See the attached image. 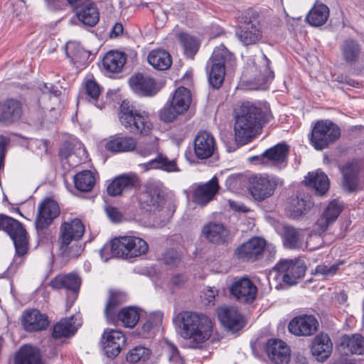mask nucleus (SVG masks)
<instances>
[{"instance_id": "10", "label": "nucleus", "mask_w": 364, "mask_h": 364, "mask_svg": "<svg viewBox=\"0 0 364 364\" xmlns=\"http://www.w3.org/2000/svg\"><path fill=\"white\" fill-rule=\"evenodd\" d=\"M343 203L338 199H334L328 203L314 224V231L316 235H311L310 239L306 241L307 247H309L311 250L314 248L311 246V241L314 238L321 240L320 235L324 233L328 226L336 220L343 210Z\"/></svg>"}, {"instance_id": "52", "label": "nucleus", "mask_w": 364, "mask_h": 364, "mask_svg": "<svg viewBox=\"0 0 364 364\" xmlns=\"http://www.w3.org/2000/svg\"><path fill=\"white\" fill-rule=\"evenodd\" d=\"M118 242L117 237H115L101 248L100 257L105 262H107L112 257L121 258V250Z\"/></svg>"}, {"instance_id": "5", "label": "nucleus", "mask_w": 364, "mask_h": 364, "mask_svg": "<svg viewBox=\"0 0 364 364\" xmlns=\"http://www.w3.org/2000/svg\"><path fill=\"white\" fill-rule=\"evenodd\" d=\"M0 230H4L12 239L16 255L14 263L20 264L23 262L22 257L28 251L27 233L22 224L13 218L0 214Z\"/></svg>"}, {"instance_id": "20", "label": "nucleus", "mask_w": 364, "mask_h": 364, "mask_svg": "<svg viewBox=\"0 0 364 364\" xmlns=\"http://www.w3.org/2000/svg\"><path fill=\"white\" fill-rule=\"evenodd\" d=\"M216 148L213 134L207 131H200L195 136L193 149L196 156L200 159H208L213 156Z\"/></svg>"}, {"instance_id": "29", "label": "nucleus", "mask_w": 364, "mask_h": 364, "mask_svg": "<svg viewBox=\"0 0 364 364\" xmlns=\"http://www.w3.org/2000/svg\"><path fill=\"white\" fill-rule=\"evenodd\" d=\"M129 85L135 92L142 96H153L157 92L155 80L151 77L141 73H137L130 77Z\"/></svg>"}, {"instance_id": "27", "label": "nucleus", "mask_w": 364, "mask_h": 364, "mask_svg": "<svg viewBox=\"0 0 364 364\" xmlns=\"http://www.w3.org/2000/svg\"><path fill=\"white\" fill-rule=\"evenodd\" d=\"M138 177L133 173L122 174L115 178L107 188V193L116 196L128 191L139 184Z\"/></svg>"}, {"instance_id": "49", "label": "nucleus", "mask_w": 364, "mask_h": 364, "mask_svg": "<svg viewBox=\"0 0 364 364\" xmlns=\"http://www.w3.org/2000/svg\"><path fill=\"white\" fill-rule=\"evenodd\" d=\"M151 355V350L144 346H136L127 354V361L130 363L144 364Z\"/></svg>"}, {"instance_id": "63", "label": "nucleus", "mask_w": 364, "mask_h": 364, "mask_svg": "<svg viewBox=\"0 0 364 364\" xmlns=\"http://www.w3.org/2000/svg\"><path fill=\"white\" fill-rule=\"evenodd\" d=\"M187 277L182 274H176L171 277V283L175 286H181L186 282Z\"/></svg>"}, {"instance_id": "56", "label": "nucleus", "mask_w": 364, "mask_h": 364, "mask_svg": "<svg viewBox=\"0 0 364 364\" xmlns=\"http://www.w3.org/2000/svg\"><path fill=\"white\" fill-rule=\"evenodd\" d=\"M269 64L270 60L264 54L262 53L260 59L259 60V77L264 83L272 80L274 77V72L271 70Z\"/></svg>"}, {"instance_id": "8", "label": "nucleus", "mask_w": 364, "mask_h": 364, "mask_svg": "<svg viewBox=\"0 0 364 364\" xmlns=\"http://www.w3.org/2000/svg\"><path fill=\"white\" fill-rule=\"evenodd\" d=\"M272 113L267 106H257L249 102H244L236 113L235 118L248 124L257 129H261L262 124L269 122Z\"/></svg>"}, {"instance_id": "4", "label": "nucleus", "mask_w": 364, "mask_h": 364, "mask_svg": "<svg viewBox=\"0 0 364 364\" xmlns=\"http://www.w3.org/2000/svg\"><path fill=\"white\" fill-rule=\"evenodd\" d=\"M235 59L233 55L223 45L215 48L210 58L208 66L210 67L208 80L215 89H219L224 81L225 67L233 66Z\"/></svg>"}, {"instance_id": "2", "label": "nucleus", "mask_w": 364, "mask_h": 364, "mask_svg": "<svg viewBox=\"0 0 364 364\" xmlns=\"http://www.w3.org/2000/svg\"><path fill=\"white\" fill-rule=\"evenodd\" d=\"M84 232L85 227L78 218L61 224L58 243L62 257L77 258L80 256L82 250L76 242L82 237Z\"/></svg>"}, {"instance_id": "37", "label": "nucleus", "mask_w": 364, "mask_h": 364, "mask_svg": "<svg viewBox=\"0 0 364 364\" xmlns=\"http://www.w3.org/2000/svg\"><path fill=\"white\" fill-rule=\"evenodd\" d=\"M259 129L248 125L242 120L235 118L234 126L235 139L238 144L243 145L251 141Z\"/></svg>"}, {"instance_id": "50", "label": "nucleus", "mask_w": 364, "mask_h": 364, "mask_svg": "<svg viewBox=\"0 0 364 364\" xmlns=\"http://www.w3.org/2000/svg\"><path fill=\"white\" fill-rule=\"evenodd\" d=\"M66 55L73 63H80L87 57V52L76 41H69L65 45Z\"/></svg>"}, {"instance_id": "35", "label": "nucleus", "mask_w": 364, "mask_h": 364, "mask_svg": "<svg viewBox=\"0 0 364 364\" xmlns=\"http://www.w3.org/2000/svg\"><path fill=\"white\" fill-rule=\"evenodd\" d=\"M284 245L289 249H300L304 243V230L291 226L284 228Z\"/></svg>"}, {"instance_id": "12", "label": "nucleus", "mask_w": 364, "mask_h": 364, "mask_svg": "<svg viewBox=\"0 0 364 364\" xmlns=\"http://www.w3.org/2000/svg\"><path fill=\"white\" fill-rule=\"evenodd\" d=\"M266 240L259 237H253L240 245L235 250V255L245 262H255L259 259L264 251Z\"/></svg>"}, {"instance_id": "47", "label": "nucleus", "mask_w": 364, "mask_h": 364, "mask_svg": "<svg viewBox=\"0 0 364 364\" xmlns=\"http://www.w3.org/2000/svg\"><path fill=\"white\" fill-rule=\"evenodd\" d=\"M78 19L85 25L95 26L99 21V12L96 6L90 3L77 12Z\"/></svg>"}, {"instance_id": "31", "label": "nucleus", "mask_w": 364, "mask_h": 364, "mask_svg": "<svg viewBox=\"0 0 364 364\" xmlns=\"http://www.w3.org/2000/svg\"><path fill=\"white\" fill-rule=\"evenodd\" d=\"M289 153V146L285 144H278L267 149L262 156L255 159H260L262 163H271L273 165L279 166L286 163Z\"/></svg>"}, {"instance_id": "46", "label": "nucleus", "mask_w": 364, "mask_h": 364, "mask_svg": "<svg viewBox=\"0 0 364 364\" xmlns=\"http://www.w3.org/2000/svg\"><path fill=\"white\" fill-rule=\"evenodd\" d=\"M75 187L80 191L88 192L92 189L95 178L90 171H82L74 177Z\"/></svg>"}, {"instance_id": "39", "label": "nucleus", "mask_w": 364, "mask_h": 364, "mask_svg": "<svg viewBox=\"0 0 364 364\" xmlns=\"http://www.w3.org/2000/svg\"><path fill=\"white\" fill-rule=\"evenodd\" d=\"M143 166L146 170L156 168L167 172H178L180 171L175 159L170 160L162 154H159L156 158L144 164Z\"/></svg>"}, {"instance_id": "6", "label": "nucleus", "mask_w": 364, "mask_h": 364, "mask_svg": "<svg viewBox=\"0 0 364 364\" xmlns=\"http://www.w3.org/2000/svg\"><path fill=\"white\" fill-rule=\"evenodd\" d=\"M341 136L339 127L333 122L319 120L314 126L310 141L315 149L321 151L335 143Z\"/></svg>"}, {"instance_id": "64", "label": "nucleus", "mask_w": 364, "mask_h": 364, "mask_svg": "<svg viewBox=\"0 0 364 364\" xmlns=\"http://www.w3.org/2000/svg\"><path fill=\"white\" fill-rule=\"evenodd\" d=\"M153 328L152 322L149 319L146 322H144L141 326V331L139 333L140 336L142 337H146L151 332V330Z\"/></svg>"}, {"instance_id": "33", "label": "nucleus", "mask_w": 364, "mask_h": 364, "mask_svg": "<svg viewBox=\"0 0 364 364\" xmlns=\"http://www.w3.org/2000/svg\"><path fill=\"white\" fill-rule=\"evenodd\" d=\"M105 148L114 153L132 151L136 148V141L132 136H115L106 143Z\"/></svg>"}, {"instance_id": "42", "label": "nucleus", "mask_w": 364, "mask_h": 364, "mask_svg": "<svg viewBox=\"0 0 364 364\" xmlns=\"http://www.w3.org/2000/svg\"><path fill=\"white\" fill-rule=\"evenodd\" d=\"M305 178L308 181V184L314 188L318 196H323L329 188V179L323 172L316 171L309 173Z\"/></svg>"}, {"instance_id": "57", "label": "nucleus", "mask_w": 364, "mask_h": 364, "mask_svg": "<svg viewBox=\"0 0 364 364\" xmlns=\"http://www.w3.org/2000/svg\"><path fill=\"white\" fill-rule=\"evenodd\" d=\"M347 347L351 353L361 355L364 353V337L359 334L353 335L348 338Z\"/></svg>"}, {"instance_id": "3", "label": "nucleus", "mask_w": 364, "mask_h": 364, "mask_svg": "<svg viewBox=\"0 0 364 364\" xmlns=\"http://www.w3.org/2000/svg\"><path fill=\"white\" fill-rule=\"evenodd\" d=\"M119 119L125 129L134 134L148 136L153 127L148 114L137 110L126 100L121 104Z\"/></svg>"}, {"instance_id": "58", "label": "nucleus", "mask_w": 364, "mask_h": 364, "mask_svg": "<svg viewBox=\"0 0 364 364\" xmlns=\"http://www.w3.org/2000/svg\"><path fill=\"white\" fill-rule=\"evenodd\" d=\"M343 261L335 263L331 266L319 264L315 269V274L323 276V279H328L336 274Z\"/></svg>"}, {"instance_id": "36", "label": "nucleus", "mask_w": 364, "mask_h": 364, "mask_svg": "<svg viewBox=\"0 0 364 364\" xmlns=\"http://www.w3.org/2000/svg\"><path fill=\"white\" fill-rule=\"evenodd\" d=\"M16 364H46L41 359L40 351L31 346H24L17 353Z\"/></svg>"}, {"instance_id": "28", "label": "nucleus", "mask_w": 364, "mask_h": 364, "mask_svg": "<svg viewBox=\"0 0 364 364\" xmlns=\"http://www.w3.org/2000/svg\"><path fill=\"white\" fill-rule=\"evenodd\" d=\"M49 324L48 316L37 309L26 311L23 314L22 325L26 331H39L45 330Z\"/></svg>"}, {"instance_id": "45", "label": "nucleus", "mask_w": 364, "mask_h": 364, "mask_svg": "<svg viewBox=\"0 0 364 364\" xmlns=\"http://www.w3.org/2000/svg\"><path fill=\"white\" fill-rule=\"evenodd\" d=\"M73 317L60 320L57 323L53 330V337L55 338H67L72 336L77 331Z\"/></svg>"}, {"instance_id": "62", "label": "nucleus", "mask_w": 364, "mask_h": 364, "mask_svg": "<svg viewBox=\"0 0 364 364\" xmlns=\"http://www.w3.org/2000/svg\"><path fill=\"white\" fill-rule=\"evenodd\" d=\"M105 212L107 217L114 223L119 222L122 217V213L118 210L117 208L112 206H107L105 208Z\"/></svg>"}, {"instance_id": "51", "label": "nucleus", "mask_w": 364, "mask_h": 364, "mask_svg": "<svg viewBox=\"0 0 364 364\" xmlns=\"http://www.w3.org/2000/svg\"><path fill=\"white\" fill-rule=\"evenodd\" d=\"M159 139L156 136H150L141 143L136 148L138 154L143 157L149 156L153 154H159Z\"/></svg>"}, {"instance_id": "24", "label": "nucleus", "mask_w": 364, "mask_h": 364, "mask_svg": "<svg viewBox=\"0 0 364 364\" xmlns=\"http://www.w3.org/2000/svg\"><path fill=\"white\" fill-rule=\"evenodd\" d=\"M218 316L223 325L232 332H237L244 326L245 322L242 316L233 306L219 308Z\"/></svg>"}, {"instance_id": "44", "label": "nucleus", "mask_w": 364, "mask_h": 364, "mask_svg": "<svg viewBox=\"0 0 364 364\" xmlns=\"http://www.w3.org/2000/svg\"><path fill=\"white\" fill-rule=\"evenodd\" d=\"M140 318L139 311L134 307H126L116 314V321H121L126 328H132Z\"/></svg>"}, {"instance_id": "16", "label": "nucleus", "mask_w": 364, "mask_h": 364, "mask_svg": "<svg viewBox=\"0 0 364 364\" xmlns=\"http://www.w3.org/2000/svg\"><path fill=\"white\" fill-rule=\"evenodd\" d=\"M243 23L236 31V36L244 46L255 44L262 38V31L256 18H248L246 16L241 17Z\"/></svg>"}, {"instance_id": "22", "label": "nucleus", "mask_w": 364, "mask_h": 364, "mask_svg": "<svg viewBox=\"0 0 364 364\" xmlns=\"http://www.w3.org/2000/svg\"><path fill=\"white\" fill-rule=\"evenodd\" d=\"M201 232L209 242L215 245H223L230 240V231L222 223L209 222L203 225Z\"/></svg>"}, {"instance_id": "25", "label": "nucleus", "mask_w": 364, "mask_h": 364, "mask_svg": "<svg viewBox=\"0 0 364 364\" xmlns=\"http://www.w3.org/2000/svg\"><path fill=\"white\" fill-rule=\"evenodd\" d=\"M80 284V277L74 274L58 275L50 282V286L53 289H65L68 291L70 295L67 296L68 299L72 301L76 299Z\"/></svg>"}, {"instance_id": "48", "label": "nucleus", "mask_w": 364, "mask_h": 364, "mask_svg": "<svg viewBox=\"0 0 364 364\" xmlns=\"http://www.w3.org/2000/svg\"><path fill=\"white\" fill-rule=\"evenodd\" d=\"M38 89L42 92V95L39 98V103L46 109H53V107H50L46 103L47 100L54 98L55 101L58 100V97L61 95V91L53 85L48 83H41L38 85Z\"/></svg>"}, {"instance_id": "60", "label": "nucleus", "mask_w": 364, "mask_h": 364, "mask_svg": "<svg viewBox=\"0 0 364 364\" xmlns=\"http://www.w3.org/2000/svg\"><path fill=\"white\" fill-rule=\"evenodd\" d=\"M85 90L87 96L94 101L97 100L100 94V89L95 81L90 80L85 84Z\"/></svg>"}, {"instance_id": "54", "label": "nucleus", "mask_w": 364, "mask_h": 364, "mask_svg": "<svg viewBox=\"0 0 364 364\" xmlns=\"http://www.w3.org/2000/svg\"><path fill=\"white\" fill-rule=\"evenodd\" d=\"M178 38L186 55L193 57L198 49L199 44L198 41L193 36L185 33L180 34Z\"/></svg>"}, {"instance_id": "9", "label": "nucleus", "mask_w": 364, "mask_h": 364, "mask_svg": "<svg viewBox=\"0 0 364 364\" xmlns=\"http://www.w3.org/2000/svg\"><path fill=\"white\" fill-rule=\"evenodd\" d=\"M306 269V266L301 262L281 259L272 268V273H276V279L281 277L284 284L292 286L296 284L297 280L304 276Z\"/></svg>"}, {"instance_id": "17", "label": "nucleus", "mask_w": 364, "mask_h": 364, "mask_svg": "<svg viewBox=\"0 0 364 364\" xmlns=\"http://www.w3.org/2000/svg\"><path fill=\"white\" fill-rule=\"evenodd\" d=\"M230 291L240 302L250 304L255 301L257 288L249 278L242 277L232 284Z\"/></svg>"}, {"instance_id": "23", "label": "nucleus", "mask_w": 364, "mask_h": 364, "mask_svg": "<svg viewBox=\"0 0 364 364\" xmlns=\"http://www.w3.org/2000/svg\"><path fill=\"white\" fill-rule=\"evenodd\" d=\"M266 352L269 360L274 364H289L290 361V349L281 340H269L266 346Z\"/></svg>"}, {"instance_id": "7", "label": "nucleus", "mask_w": 364, "mask_h": 364, "mask_svg": "<svg viewBox=\"0 0 364 364\" xmlns=\"http://www.w3.org/2000/svg\"><path fill=\"white\" fill-rule=\"evenodd\" d=\"M191 103V94L184 87L177 88L170 101L160 112V118L165 122H173L176 117L186 112Z\"/></svg>"}, {"instance_id": "13", "label": "nucleus", "mask_w": 364, "mask_h": 364, "mask_svg": "<svg viewBox=\"0 0 364 364\" xmlns=\"http://www.w3.org/2000/svg\"><path fill=\"white\" fill-rule=\"evenodd\" d=\"M276 186V181L273 178L255 176L250 179L249 191L255 200L262 201L274 193Z\"/></svg>"}, {"instance_id": "19", "label": "nucleus", "mask_w": 364, "mask_h": 364, "mask_svg": "<svg viewBox=\"0 0 364 364\" xmlns=\"http://www.w3.org/2000/svg\"><path fill=\"white\" fill-rule=\"evenodd\" d=\"M23 114L22 102L16 99H7L0 102V123L5 126L18 122Z\"/></svg>"}, {"instance_id": "1", "label": "nucleus", "mask_w": 364, "mask_h": 364, "mask_svg": "<svg viewBox=\"0 0 364 364\" xmlns=\"http://www.w3.org/2000/svg\"><path fill=\"white\" fill-rule=\"evenodd\" d=\"M184 339L190 340L191 348H200L210 338L213 325L210 318L203 314L184 311L173 319Z\"/></svg>"}, {"instance_id": "55", "label": "nucleus", "mask_w": 364, "mask_h": 364, "mask_svg": "<svg viewBox=\"0 0 364 364\" xmlns=\"http://www.w3.org/2000/svg\"><path fill=\"white\" fill-rule=\"evenodd\" d=\"M118 294L110 292L109 298L106 304L105 314L109 323H114L116 320L117 306L119 304Z\"/></svg>"}, {"instance_id": "15", "label": "nucleus", "mask_w": 364, "mask_h": 364, "mask_svg": "<svg viewBox=\"0 0 364 364\" xmlns=\"http://www.w3.org/2000/svg\"><path fill=\"white\" fill-rule=\"evenodd\" d=\"M141 208L146 211L159 210L164 203V197L160 185L149 183L146 185L145 190L139 196Z\"/></svg>"}, {"instance_id": "21", "label": "nucleus", "mask_w": 364, "mask_h": 364, "mask_svg": "<svg viewBox=\"0 0 364 364\" xmlns=\"http://www.w3.org/2000/svg\"><path fill=\"white\" fill-rule=\"evenodd\" d=\"M102 343L107 357L114 358L119 355L124 346L125 337L119 331L106 329L102 335Z\"/></svg>"}, {"instance_id": "53", "label": "nucleus", "mask_w": 364, "mask_h": 364, "mask_svg": "<svg viewBox=\"0 0 364 364\" xmlns=\"http://www.w3.org/2000/svg\"><path fill=\"white\" fill-rule=\"evenodd\" d=\"M311 203L306 200L304 198L296 197L292 200L291 204L289 207L290 217L292 218H298L310 208Z\"/></svg>"}, {"instance_id": "38", "label": "nucleus", "mask_w": 364, "mask_h": 364, "mask_svg": "<svg viewBox=\"0 0 364 364\" xmlns=\"http://www.w3.org/2000/svg\"><path fill=\"white\" fill-rule=\"evenodd\" d=\"M126 62L124 53L117 51H109L102 60L103 68L109 73H119Z\"/></svg>"}, {"instance_id": "61", "label": "nucleus", "mask_w": 364, "mask_h": 364, "mask_svg": "<svg viewBox=\"0 0 364 364\" xmlns=\"http://www.w3.org/2000/svg\"><path fill=\"white\" fill-rule=\"evenodd\" d=\"M10 142L9 137L0 135V170L4 168V158L6 151V146Z\"/></svg>"}, {"instance_id": "32", "label": "nucleus", "mask_w": 364, "mask_h": 364, "mask_svg": "<svg viewBox=\"0 0 364 364\" xmlns=\"http://www.w3.org/2000/svg\"><path fill=\"white\" fill-rule=\"evenodd\" d=\"M333 343L327 334L320 333L316 336L311 343V350L312 354L319 361H323L331 353Z\"/></svg>"}, {"instance_id": "40", "label": "nucleus", "mask_w": 364, "mask_h": 364, "mask_svg": "<svg viewBox=\"0 0 364 364\" xmlns=\"http://www.w3.org/2000/svg\"><path fill=\"white\" fill-rule=\"evenodd\" d=\"M343 187L348 192L355 191L358 184V168L356 164H346L342 171Z\"/></svg>"}, {"instance_id": "41", "label": "nucleus", "mask_w": 364, "mask_h": 364, "mask_svg": "<svg viewBox=\"0 0 364 364\" xmlns=\"http://www.w3.org/2000/svg\"><path fill=\"white\" fill-rule=\"evenodd\" d=\"M149 63L159 70H165L170 68L172 63L170 54L164 50H154L148 55Z\"/></svg>"}, {"instance_id": "30", "label": "nucleus", "mask_w": 364, "mask_h": 364, "mask_svg": "<svg viewBox=\"0 0 364 364\" xmlns=\"http://www.w3.org/2000/svg\"><path fill=\"white\" fill-rule=\"evenodd\" d=\"M340 51L345 63L352 65L358 62L362 54V46L355 39L349 38L342 41Z\"/></svg>"}, {"instance_id": "14", "label": "nucleus", "mask_w": 364, "mask_h": 364, "mask_svg": "<svg viewBox=\"0 0 364 364\" xmlns=\"http://www.w3.org/2000/svg\"><path fill=\"white\" fill-rule=\"evenodd\" d=\"M318 321L312 315H299L294 317L288 325L289 332L296 336H310L318 330Z\"/></svg>"}, {"instance_id": "11", "label": "nucleus", "mask_w": 364, "mask_h": 364, "mask_svg": "<svg viewBox=\"0 0 364 364\" xmlns=\"http://www.w3.org/2000/svg\"><path fill=\"white\" fill-rule=\"evenodd\" d=\"M121 250V258L130 259L145 255L149 250L147 242L142 238L134 235L117 237Z\"/></svg>"}, {"instance_id": "43", "label": "nucleus", "mask_w": 364, "mask_h": 364, "mask_svg": "<svg viewBox=\"0 0 364 364\" xmlns=\"http://www.w3.org/2000/svg\"><path fill=\"white\" fill-rule=\"evenodd\" d=\"M329 16L328 8L323 4L315 5L309 12L306 16L307 22L315 27L323 25Z\"/></svg>"}, {"instance_id": "26", "label": "nucleus", "mask_w": 364, "mask_h": 364, "mask_svg": "<svg viewBox=\"0 0 364 364\" xmlns=\"http://www.w3.org/2000/svg\"><path fill=\"white\" fill-rule=\"evenodd\" d=\"M219 190L218 179L214 176L207 183L198 186L193 191V200L204 206L211 201Z\"/></svg>"}, {"instance_id": "59", "label": "nucleus", "mask_w": 364, "mask_h": 364, "mask_svg": "<svg viewBox=\"0 0 364 364\" xmlns=\"http://www.w3.org/2000/svg\"><path fill=\"white\" fill-rule=\"evenodd\" d=\"M164 348L171 364H184L177 347L173 343L166 339Z\"/></svg>"}, {"instance_id": "18", "label": "nucleus", "mask_w": 364, "mask_h": 364, "mask_svg": "<svg viewBox=\"0 0 364 364\" xmlns=\"http://www.w3.org/2000/svg\"><path fill=\"white\" fill-rule=\"evenodd\" d=\"M60 215L58 203L50 198L45 199L38 205V215L36 219V227L43 230L49 226Z\"/></svg>"}, {"instance_id": "34", "label": "nucleus", "mask_w": 364, "mask_h": 364, "mask_svg": "<svg viewBox=\"0 0 364 364\" xmlns=\"http://www.w3.org/2000/svg\"><path fill=\"white\" fill-rule=\"evenodd\" d=\"M71 144H68L60 150L62 159L66 160L70 166H76L87 158V151L82 144L80 142L74 145V148L70 150Z\"/></svg>"}]
</instances>
